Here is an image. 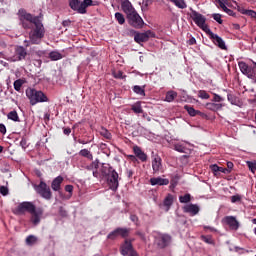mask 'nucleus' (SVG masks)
<instances>
[{
	"label": "nucleus",
	"instance_id": "f257e3e1",
	"mask_svg": "<svg viewBox=\"0 0 256 256\" xmlns=\"http://www.w3.org/2000/svg\"><path fill=\"white\" fill-rule=\"evenodd\" d=\"M18 17L23 29H32L29 33L30 41L25 40L26 47H29V43H32V45H39L41 39H43L45 35V28L39 17L27 13L25 9H20L18 11Z\"/></svg>",
	"mask_w": 256,
	"mask_h": 256
},
{
	"label": "nucleus",
	"instance_id": "f03ea898",
	"mask_svg": "<svg viewBox=\"0 0 256 256\" xmlns=\"http://www.w3.org/2000/svg\"><path fill=\"white\" fill-rule=\"evenodd\" d=\"M102 173L107 176V183L111 191H117L119 189V174L117 171L106 164L102 167Z\"/></svg>",
	"mask_w": 256,
	"mask_h": 256
},
{
	"label": "nucleus",
	"instance_id": "7ed1b4c3",
	"mask_svg": "<svg viewBox=\"0 0 256 256\" xmlns=\"http://www.w3.org/2000/svg\"><path fill=\"white\" fill-rule=\"evenodd\" d=\"M26 97H28L31 105H37V103H47L48 99L45 93L37 91L33 88L26 89Z\"/></svg>",
	"mask_w": 256,
	"mask_h": 256
},
{
	"label": "nucleus",
	"instance_id": "20e7f679",
	"mask_svg": "<svg viewBox=\"0 0 256 256\" xmlns=\"http://www.w3.org/2000/svg\"><path fill=\"white\" fill-rule=\"evenodd\" d=\"M190 11V17L192 21H194L195 25H197V27L202 29V31H205V33L211 31L209 26H207V18L203 14L193 10V8H190Z\"/></svg>",
	"mask_w": 256,
	"mask_h": 256
},
{
	"label": "nucleus",
	"instance_id": "39448f33",
	"mask_svg": "<svg viewBox=\"0 0 256 256\" xmlns=\"http://www.w3.org/2000/svg\"><path fill=\"white\" fill-rule=\"evenodd\" d=\"M27 57V50L23 46H16L14 50L6 54L7 61L15 63L17 61H23Z\"/></svg>",
	"mask_w": 256,
	"mask_h": 256
},
{
	"label": "nucleus",
	"instance_id": "423d86ee",
	"mask_svg": "<svg viewBox=\"0 0 256 256\" xmlns=\"http://www.w3.org/2000/svg\"><path fill=\"white\" fill-rule=\"evenodd\" d=\"M69 5L73 11H77L81 15H85V13H87V7H91V5H93V0H84L82 2L79 0H69Z\"/></svg>",
	"mask_w": 256,
	"mask_h": 256
},
{
	"label": "nucleus",
	"instance_id": "0eeeda50",
	"mask_svg": "<svg viewBox=\"0 0 256 256\" xmlns=\"http://www.w3.org/2000/svg\"><path fill=\"white\" fill-rule=\"evenodd\" d=\"M127 19L129 25L134 27V29H143V25H145V21H143V18L139 15V13H137V10L132 12V14H129Z\"/></svg>",
	"mask_w": 256,
	"mask_h": 256
},
{
	"label": "nucleus",
	"instance_id": "6e6552de",
	"mask_svg": "<svg viewBox=\"0 0 256 256\" xmlns=\"http://www.w3.org/2000/svg\"><path fill=\"white\" fill-rule=\"evenodd\" d=\"M154 239H155L156 245L160 249H165V247L169 246V243H171V236L169 234H162L159 232H155Z\"/></svg>",
	"mask_w": 256,
	"mask_h": 256
},
{
	"label": "nucleus",
	"instance_id": "1a4fd4ad",
	"mask_svg": "<svg viewBox=\"0 0 256 256\" xmlns=\"http://www.w3.org/2000/svg\"><path fill=\"white\" fill-rule=\"evenodd\" d=\"M35 204L32 202H22L14 210L15 215H24L25 213H35Z\"/></svg>",
	"mask_w": 256,
	"mask_h": 256
},
{
	"label": "nucleus",
	"instance_id": "9d476101",
	"mask_svg": "<svg viewBox=\"0 0 256 256\" xmlns=\"http://www.w3.org/2000/svg\"><path fill=\"white\" fill-rule=\"evenodd\" d=\"M35 190L40 197H43V199L49 200L52 197L51 188H49L47 183L43 181H41L40 184L35 187Z\"/></svg>",
	"mask_w": 256,
	"mask_h": 256
},
{
	"label": "nucleus",
	"instance_id": "9b49d317",
	"mask_svg": "<svg viewBox=\"0 0 256 256\" xmlns=\"http://www.w3.org/2000/svg\"><path fill=\"white\" fill-rule=\"evenodd\" d=\"M207 35H209V39H211L212 43H214L216 47H219V49H222L223 51H227V45L225 44V40H223V38L213 33L211 30L207 33Z\"/></svg>",
	"mask_w": 256,
	"mask_h": 256
},
{
	"label": "nucleus",
	"instance_id": "f8f14e48",
	"mask_svg": "<svg viewBox=\"0 0 256 256\" xmlns=\"http://www.w3.org/2000/svg\"><path fill=\"white\" fill-rule=\"evenodd\" d=\"M121 255L123 256H137V252L133 249V244L131 240H125L124 244L121 246Z\"/></svg>",
	"mask_w": 256,
	"mask_h": 256
},
{
	"label": "nucleus",
	"instance_id": "ddd939ff",
	"mask_svg": "<svg viewBox=\"0 0 256 256\" xmlns=\"http://www.w3.org/2000/svg\"><path fill=\"white\" fill-rule=\"evenodd\" d=\"M152 169L154 174H159L163 172V164H162L161 157L159 155L153 156Z\"/></svg>",
	"mask_w": 256,
	"mask_h": 256
},
{
	"label": "nucleus",
	"instance_id": "4468645a",
	"mask_svg": "<svg viewBox=\"0 0 256 256\" xmlns=\"http://www.w3.org/2000/svg\"><path fill=\"white\" fill-rule=\"evenodd\" d=\"M174 149L178 153H191V144L185 141L177 142L174 144Z\"/></svg>",
	"mask_w": 256,
	"mask_h": 256
},
{
	"label": "nucleus",
	"instance_id": "2eb2a0df",
	"mask_svg": "<svg viewBox=\"0 0 256 256\" xmlns=\"http://www.w3.org/2000/svg\"><path fill=\"white\" fill-rule=\"evenodd\" d=\"M223 223L228 225L232 231H237V229H239V221H237V218H235L234 216L224 217Z\"/></svg>",
	"mask_w": 256,
	"mask_h": 256
},
{
	"label": "nucleus",
	"instance_id": "dca6fc26",
	"mask_svg": "<svg viewBox=\"0 0 256 256\" xmlns=\"http://www.w3.org/2000/svg\"><path fill=\"white\" fill-rule=\"evenodd\" d=\"M199 211H201V208L197 204H186L185 206H183V212L188 213L192 217L198 215Z\"/></svg>",
	"mask_w": 256,
	"mask_h": 256
},
{
	"label": "nucleus",
	"instance_id": "f3484780",
	"mask_svg": "<svg viewBox=\"0 0 256 256\" xmlns=\"http://www.w3.org/2000/svg\"><path fill=\"white\" fill-rule=\"evenodd\" d=\"M121 8L122 11L127 15V17L136 11L133 7V4H131V1L129 0H122Z\"/></svg>",
	"mask_w": 256,
	"mask_h": 256
},
{
	"label": "nucleus",
	"instance_id": "a211bd4d",
	"mask_svg": "<svg viewBox=\"0 0 256 256\" xmlns=\"http://www.w3.org/2000/svg\"><path fill=\"white\" fill-rule=\"evenodd\" d=\"M31 216V222L33 225H39L41 223V217L43 215V212L41 210L35 209L34 212L30 213Z\"/></svg>",
	"mask_w": 256,
	"mask_h": 256
},
{
	"label": "nucleus",
	"instance_id": "6ab92c4d",
	"mask_svg": "<svg viewBox=\"0 0 256 256\" xmlns=\"http://www.w3.org/2000/svg\"><path fill=\"white\" fill-rule=\"evenodd\" d=\"M64 178L63 176H58L53 179L51 187L54 191H58L60 193L61 191V183H63Z\"/></svg>",
	"mask_w": 256,
	"mask_h": 256
},
{
	"label": "nucleus",
	"instance_id": "aec40b11",
	"mask_svg": "<svg viewBox=\"0 0 256 256\" xmlns=\"http://www.w3.org/2000/svg\"><path fill=\"white\" fill-rule=\"evenodd\" d=\"M150 184L152 186L159 185H169V179L161 178V177H154L150 179Z\"/></svg>",
	"mask_w": 256,
	"mask_h": 256
},
{
	"label": "nucleus",
	"instance_id": "412c9836",
	"mask_svg": "<svg viewBox=\"0 0 256 256\" xmlns=\"http://www.w3.org/2000/svg\"><path fill=\"white\" fill-rule=\"evenodd\" d=\"M133 151H134V155L138 159H140V161L142 162L147 161V154H145V152H143V150H141L139 146H134Z\"/></svg>",
	"mask_w": 256,
	"mask_h": 256
},
{
	"label": "nucleus",
	"instance_id": "4be33fe9",
	"mask_svg": "<svg viewBox=\"0 0 256 256\" xmlns=\"http://www.w3.org/2000/svg\"><path fill=\"white\" fill-rule=\"evenodd\" d=\"M134 41L139 44L145 43L149 41V35H147V33H136L134 35Z\"/></svg>",
	"mask_w": 256,
	"mask_h": 256
},
{
	"label": "nucleus",
	"instance_id": "5701e85b",
	"mask_svg": "<svg viewBox=\"0 0 256 256\" xmlns=\"http://www.w3.org/2000/svg\"><path fill=\"white\" fill-rule=\"evenodd\" d=\"M206 109H209V111H219L223 109V104H217V103H206L205 105Z\"/></svg>",
	"mask_w": 256,
	"mask_h": 256
},
{
	"label": "nucleus",
	"instance_id": "b1692460",
	"mask_svg": "<svg viewBox=\"0 0 256 256\" xmlns=\"http://www.w3.org/2000/svg\"><path fill=\"white\" fill-rule=\"evenodd\" d=\"M173 195L172 194H168L164 201H163V205L164 207H166V211H169V209H171V205H173Z\"/></svg>",
	"mask_w": 256,
	"mask_h": 256
},
{
	"label": "nucleus",
	"instance_id": "393cba45",
	"mask_svg": "<svg viewBox=\"0 0 256 256\" xmlns=\"http://www.w3.org/2000/svg\"><path fill=\"white\" fill-rule=\"evenodd\" d=\"M170 1V3H173L175 7H178V9H187V3L185 0H167Z\"/></svg>",
	"mask_w": 256,
	"mask_h": 256
},
{
	"label": "nucleus",
	"instance_id": "a878e982",
	"mask_svg": "<svg viewBox=\"0 0 256 256\" xmlns=\"http://www.w3.org/2000/svg\"><path fill=\"white\" fill-rule=\"evenodd\" d=\"M177 97V92L171 90V91H168L166 93V97H165V101H167V103H173V101H175Z\"/></svg>",
	"mask_w": 256,
	"mask_h": 256
},
{
	"label": "nucleus",
	"instance_id": "bb28decb",
	"mask_svg": "<svg viewBox=\"0 0 256 256\" xmlns=\"http://www.w3.org/2000/svg\"><path fill=\"white\" fill-rule=\"evenodd\" d=\"M49 57L51 61H59L60 59H63V54L59 51H52L49 53Z\"/></svg>",
	"mask_w": 256,
	"mask_h": 256
},
{
	"label": "nucleus",
	"instance_id": "cd10ccee",
	"mask_svg": "<svg viewBox=\"0 0 256 256\" xmlns=\"http://www.w3.org/2000/svg\"><path fill=\"white\" fill-rule=\"evenodd\" d=\"M184 109L187 111L190 117H195L196 115L201 114V111L195 110V108L188 105L184 106Z\"/></svg>",
	"mask_w": 256,
	"mask_h": 256
},
{
	"label": "nucleus",
	"instance_id": "c85d7f7f",
	"mask_svg": "<svg viewBox=\"0 0 256 256\" xmlns=\"http://www.w3.org/2000/svg\"><path fill=\"white\" fill-rule=\"evenodd\" d=\"M37 241H38L37 236H35V235H29V236L26 238V245H28V247H33V245H36Z\"/></svg>",
	"mask_w": 256,
	"mask_h": 256
},
{
	"label": "nucleus",
	"instance_id": "c756f323",
	"mask_svg": "<svg viewBox=\"0 0 256 256\" xmlns=\"http://www.w3.org/2000/svg\"><path fill=\"white\" fill-rule=\"evenodd\" d=\"M243 75H246L248 79H255V71L253 70V67L248 66V69L243 72Z\"/></svg>",
	"mask_w": 256,
	"mask_h": 256
},
{
	"label": "nucleus",
	"instance_id": "7c9ffc66",
	"mask_svg": "<svg viewBox=\"0 0 256 256\" xmlns=\"http://www.w3.org/2000/svg\"><path fill=\"white\" fill-rule=\"evenodd\" d=\"M79 155H81L82 157H86L87 159H90V161H93V154H91V152L88 151L87 149L80 150Z\"/></svg>",
	"mask_w": 256,
	"mask_h": 256
},
{
	"label": "nucleus",
	"instance_id": "2f4dec72",
	"mask_svg": "<svg viewBox=\"0 0 256 256\" xmlns=\"http://www.w3.org/2000/svg\"><path fill=\"white\" fill-rule=\"evenodd\" d=\"M118 231V237H129V229L127 228H116Z\"/></svg>",
	"mask_w": 256,
	"mask_h": 256
},
{
	"label": "nucleus",
	"instance_id": "473e14b6",
	"mask_svg": "<svg viewBox=\"0 0 256 256\" xmlns=\"http://www.w3.org/2000/svg\"><path fill=\"white\" fill-rule=\"evenodd\" d=\"M115 19L119 23V25L125 24V16H123V14L121 12L115 13Z\"/></svg>",
	"mask_w": 256,
	"mask_h": 256
},
{
	"label": "nucleus",
	"instance_id": "72a5a7b5",
	"mask_svg": "<svg viewBox=\"0 0 256 256\" xmlns=\"http://www.w3.org/2000/svg\"><path fill=\"white\" fill-rule=\"evenodd\" d=\"M8 119L11 121L19 122V114H17V111H11L7 115Z\"/></svg>",
	"mask_w": 256,
	"mask_h": 256
},
{
	"label": "nucleus",
	"instance_id": "f704fd0d",
	"mask_svg": "<svg viewBox=\"0 0 256 256\" xmlns=\"http://www.w3.org/2000/svg\"><path fill=\"white\" fill-rule=\"evenodd\" d=\"M210 169L215 177H219L221 167H219L217 164L210 165Z\"/></svg>",
	"mask_w": 256,
	"mask_h": 256
},
{
	"label": "nucleus",
	"instance_id": "c9c22d12",
	"mask_svg": "<svg viewBox=\"0 0 256 256\" xmlns=\"http://www.w3.org/2000/svg\"><path fill=\"white\" fill-rule=\"evenodd\" d=\"M132 111L136 114L143 113V108L141 107V102H137L132 105Z\"/></svg>",
	"mask_w": 256,
	"mask_h": 256
},
{
	"label": "nucleus",
	"instance_id": "e433bc0d",
	"mask_svg": "<svg viewBox=\"0 0 256 256\" xmlns=\"http://www.w3.org/2000/svg\"><path fill=\"white\" fill-rule=\"evenodd\" d=\"M134 93L137 95H141L142 97H145V89L141 86H134L133 88Z\"/></svg>",
	"mask_w": 256,
	"mask_h": 256
},
{
	"label": "nucleus",
	"instance_id": "4c0bfd02",
	"mask_svg": "<svg viewBox=\"0 0 256 256\" xmlns=\"http://www.w3.org/2000/svg\"><path fill=\"white\" fill-rule=\"evenodd\" d=\"M119 237V232L117 231V228L110 232L107 236V239H111V241L117 239Z\"/></svg>",
	"mask_w": 256,
	"mask_h": 256
},
{
	"label": "nucleus",
	"instance_id": "58836bf2",
	"mask_svg": "<svg viewBox=\"0 0 256 256\" xmlns=\"http://www.w3.org/2000/svg\"><path fill=\"white\" fill-rule=\"evenodd\" d=\"M180 203H189L191 201V194H185L184 196H179Z\"/></svg>",
	"mask_w": 256,
	"mask_h": 256
},
{
	"label": "nucleus",
	"instance_id": "ea45409f",
	"mask_svg": "<svg viewBox=\"0 0 256 256\" xmlns=\"http://www.w3.org/2000/svg\"><path fill=\"white\" fill-rule=\"evenodd\" d=\"M21 87H23V80L18 79L16 81H14V89L15 91H21Z\"/></svg>",
	"mask_w": 256,
	"mask_h": 256
},
{
	"label": "nucleus",
	"instance_id": "a19ab883",
	"mask_svg": "<svg viewBox=\"0 0 256 256\" xmlns=\"http://www.w3.org/2000/svg\"><path fill=\"white\" fill-rule=\"evenodd\" d=\"M100 135H102V137H105V139H111V133L105 128H102L100 130Z\"/></svg>",
	"mask_w": 256,
	"mask_h": 256
},
{
	"label": "nucleus",
	"instance_id": "79ce46f5",
	"mask_svg": "<svg viewBox=\"0 0 256 256\" xmlns=\"http://www.w3.org/2000/svg\"><path fill=\"white\" fill-rule=\"evenodd\" d=\"M198 97L200 98V99H209V93H207V91H205V90H200V91H198Z\"/></svg>",
	"mask_w": 256,
	"mask_h": 256
},
{
	"label": "nucleus",
	"instance_id": "37998d69",
	"mask_svg": "<svg viewBox=\"0 0 256 256\" xmlns=\"http://www.w3.org/2000/svg\"><path fill=\"white\" fill-rule=\"evenodd\" d=\"M97 167H99V163L97 162H92L91 164H89L88 166H86V169L88 171H95V169H97Z\"/></svg>",
	"mask_w": 256,
	"mask_h": 256
},
{
	"label": "nucleus",
	"instance_id": "c03bdc74",
	"mask_svg": "<svg viewBox=\"0 0 256 256\" xmlns=\"http://www.w3.org/2000/svg\"><path fill=\"white\" fill-rule=\"evenodd\" d=\"M238 66H239L241 73H243L244 71H247V69L249 67V65L245 62H239Z\"/></svg>",
	"mask_w": 256,
	"mask_h": 256
},
{
	"label": "nucleus",
	"instance_id": "a18cd8bd",
	"mask_svg": "<svg viewBox=\"0 0 256 256\" xmlns=\"http://www.w3.org/2000/svg\"><path fill=\"white\" fill-rule=\"evenodd\" d=\"M247 165H248L250 171H252V173H255V171H256V161H253V162L248 161Z\"/></svg>",
	"mask_w": 256,
	"mask_h": 256
},
{
	"label": "nucleus",
	"instance_id": "49530a36",
	"mask_svg": "<svg viewBox=\"0 0 256 256\" xmlns=\"http://www.w3.org/2000/svg\"><path fill=\"white\" fill-rule=\"evenodd\" d=\"M227 99L231 105H237V98H235L232 94H228Z\"/></svg>",
	"mask_w": 256,
	"mask_h": 256
},
{
	"label": "nucleus",
	"instance_id": "de8ad7c7",
	"mask_svg": "<svg viewBox=\"0 0 256 256\" xmlns=\"http://www.w3.org/2000/svg\"><path fill=\"white\" fill-rule=\"evenodd\" d=\"M0 193L4 197L9 195V188H7L6 186H0Z\"/></svg>",
	"mask_w": 256,
	"mask_h": 256
},
{
	"label": "nucleus",
	"instance_id": "09e8293b",
	"mask_svg": "<svg viewBox=\"0 0 256 256\" xmlns=\"http://www.w3.org/2000/svg\"><path fill=\"white\" fill-rule=\"evenodd\" d=\"M214 21H217L219 25L223 24V19H221V14H213L212 15Z\"/></svg>",
	"mask_w": 256,
	"mask_h": 256
},
{
	"label": "nucleus",
	"instance_id": "8fccbe9b",
	"mask_svg": "<svg viewBox=\"0 0 256 256\" xmlns=\"http://www.w3.org/2000/svg\"><path fill=\"white\" fill-rule=\"evenodd\" d=\"M213 101H215L216 103H221V102L225 101V98L219 96L218 94H214Z\"/></svg>",
	"mask_w": 256,
	"mask_h": 256
},
{
	"label": "nucleus",
	"instance_id": "3c124183",
	"mask_svg": "<svg viewBox=\"0 0 256 256\" xmlns=\"http://www.w3.org/2000/svg\"><path fill=\"white\" fill-rule=\"evenodd\" d=\"M113 77H115V79H123V72L121 71L113 72Z\"/></svg>",
	"mask_w": 256,
	"mask_h": 256
},
{
	"label": "nucleus",
	"instance_id": "603ef678",
	"mask_svg": "<svg viewBox=\"0 0 256 256\" xmlns=\"http://www.w3.org/2000/svg\"><path fill=\"white\" fill-rule=\"evenodd\" d=\"M239 201H241V196H239V195H234V196L231 197V202H232V203H237V202H239Z\"/></svg>",
	"mask_w": 256,
	"mask_h": 256
},
{
	"label": "nucleus",
	"instance_id": "864d4df0",
	"mask_svg": "<svg viewBox=\"0 0 256 256\" xmlns=\"http://www.w3.org/2000/svg\"><path fill=\"white\" fill-rule=\"evenodd\" d=\"M20 146L22 147V149H27V140L25 138L21 139Z\"/></svg>",
	"mask_w": 256,
	"mask_h": 256
},
{
	"label": "nucleus",
	"instance_id": "5fc2aeb1",
	"mask_svg": "<svg viewBox=\"0 0 256 256\" xmlns=\"http://www.w3.org/2000/svg\"><path fill=\"white\" fill-rule=\"evenodd\" d=\"M220 173H224V175H229V173H231V170L220 167Z\"/></svg>",
	"mask_w": 256,
	"mask_h": 256
},
{
	"label": "nucleus",
	"instance_id": "6e6d98bb",
	"mask_svg": "<svg viewBox=\"0 0 256 256\" xmlns=\"http://www.w3.org/2000/svg\"><path fill=\"white\" fill-rule=\"evenodd\" d=\"M246 14L249 15V17H254L256 19V12L253 10L246 11Z\"/></svg>",
	"mask_w": 256,
	"mask_h": 256
},
{
	"label": "nucleus",
	"instance_id": "4d7b16f0",
	"mask_svg": "<svg viewBox=\"0 0 256 256\" xmlns=\"http://www.w3.org/2000/svg\"><path fill=\"white\" fill-rule=\"evenodd\" d=\"M65 191L67 193H73V185H66L65 186Z\"/></svg>",
	"mask_w": 256,
	"mask_h": 256
},
{
	"label": "nucleus",
	"instance_id": "13d9d810",
	"mask_svg": "<svg viewBox=\"0 0 256 256\" xmlns=\"http://www.w3.org/2000/svg\"><path fill=\"white\" fill-rule=\"evenodd\" d=\"M0 133H2V135L7 133V128L3 124H0Z\"/></svg>",
	"mask_w": 256,
	"mask_h": 256
},
{
	"label": "nucleus",
	"instance_id": "bf43d9fd",
	"mask_svg": "<svg viewBox=\"0 0 256 256\" xmlns=\"http://www.w3.org/2000/svg\"><path fill=\"white\" fill-rule=\"evenodd\" d=\"M225 13H227L228 15H230L231 17H233L235 15V12H233V10L226 8L224 10Z\"/></svg>",
	"mask_w": 256,
	"mask_h": 256
},
{
	"label": "nucleus",
	"instance_id": "052dcab7",
	"mask_svg": "<svg viewBox=\"0 0 256 256\" xmlns=\"http://www.w3.org/2000/svg\"><path fill=\"white\" fill-rule=\"evenodd\" d=\"M153 3V0H143L144 7H149Z\"/></svg>",
	"mask_w": 256,
	"mask_h": 256
},
{
	"label": "nucleus",
	"instance_id": "680f3d73",
	"mask_svg": "<svg viewBox=\"0 0 256 256\" xmlns=\"http://www.w3.org/2000/svg\"><path fill=\"white\" fill-rule=\"evenodd\" d=\"M130 219L133 223H137V221H139V218L136 215H131Z\"/></svg>",
	"mask_w": 256,
	"mask_h": 256
},
{
	"label": "nucleus",
	"instance_id": "e2e57ef3",
	"mask_svg": "<svg viewBox=\"0 0 256 256\" xmlns=\"http://www.w3.org/2000/svg\"><path fill=\"white\" fill-rule=\"evenodd\" d=\"M64 135H71V128H65L63 130Z\"/></svg>",
	"mask_w": 256,
	"mask_h": 256
},
{
	"label": "nucleus",
	"instance_id": "0e129e2a",
	"mask_svg": "<svg viewBox=\"0 0 256 256\" xmlns=\"http://www.w3.org/2000/svg\"><path fill=\"white\" fill-rule=\"evenodd\" d=\"M227 167L226 169H229L230 173H231V169H233L234 165L233 162H227Z\"/></svg>",
	"mask_w": 256,
	"mask_h": 256
},
{
	"label": "nucleus",
	"instance_id": "69168bd1",
	"mask_svg": "<svg viewBox=\"0 0 256 256\" xmlns=\"http://www.w3.org/2000/svg\"><path fill=\"white\" fill-rule=\"evenodd\" d=\"M219 6L221 7V9H223V11H225L227 9V6L225 5V3L219 1Z\"/></svg>",
	"mask_w": 256,
	"mask_h": 256
},
{
	"label": "nucleus",
	"instance_id": "338daca9",
	"mask_svg": "<svg viewBox=\"0 0 256 256\" xmlns=\"http://www.w3.org/2000/svg\"><path fill=\"white\" fill-rule=\"evenodd\" d=\"M189 45H195V43H197V40H195V38H191L189 41H188Z\"/></svg>",
	"mask_w": 256,
	"mask_h": 256
},
{
	"label": "nucleus",
	"instance_id": "774afa93",
	"mask_svg": "<svg viewBox=\"0 0 256 256\" xmlns=\"http://www.w3.org/2000/svg\"><path fill=\"white\" fill-rule=\"evenodd\" d=\"M204 241L206 243H209L211 245V243H213V240H211V238H207V237H204Z\"/></svg>",
	"mask_w": 256,
	"mask_h": 256
}]
</instances>
